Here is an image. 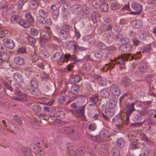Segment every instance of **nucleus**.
Returning <instances> with one entry per match:
<instances>
[{"label":"nucleus","instance_id":"a211bd4d","mask_svg":"<svg viewBox=\"0 0 156 156\" xmlns=\"http://www.w3.org/2000/svg\"><path fill=\"white\" fill-rule=\"evenodd\" d=\"M125 141L124 139L122 138H118L116 142V146L119 148H122L124 146Z\"/></svg>","mask_w":156,"mask_h":156},{"label":"nucleus","instance_id":"dca6fc26","mask_svg":"<svg viewBox=\"0 0 156 156\" xmlns=\"http://www.w3.org/2000/svg\"><path fill=\"white\" fill-rule=\"evenodd\" d=\"M15 64L20 66H23L25 64V59L21 57H18L15 58L14 59Z\"/></svg>","mask_w":156,"mask_h":156},{"label":"nucleus","instance_id":"f704fd0d","mask_svg":"<svg viewBox=\"0 0 156 156\" xmlns=\"http://www.w3.org/2000/svg\"><path fill=\"white\" fill-rule=\"evenodd\" d=\"M149 152L148 149L147 148L144 147L142 150L140 156H147L149 154Z\"/></svg>","mask_w":156,"mask_h":156},{"label":"nucleus","instance_id":"052dcab7","mask_svg":"<svg viewBox=\"0 0 156 156\" xmlns=\"http://www.w3.org/2000/svg\"><path fill=\"white\" fill-rule=\"evenodd\" d=\"M28 40L29 42L31 44H34L36 42L35 39L31 37H29L28 38Z\"/></svg>","mask_w":156,"mask_h":156},{"label":"nucleus","instance_id":"ddd939ff","mask_svg":"<svg viewBox=\"0 0 156 156\" xmlns=\"http://www.w3.org/2000/svg\"><path fill=\"white\" fill-rule=\"evenodd\" d=\"M67 147H68V152L71 155H76L77 156H81L83 154V152H82V154H77L76 151L77 149L75 148L73 145L71 146H68Z\"/></svg>","mask_w":156,"mask_h":156},{"label":"nucleus","instance_id":"473e14b6","mask_svg":"<svg viewBox=\"0 0 156 156\" xmlns=\"http://www.w3.org/2000/svg\"><path fill=\"white\" fill-rule=\"evenodd\" d=\"M60 54L59 52H56L52 56V60L54 62H58L60 57Z\"/></svg>","mask_w":156,"mask_h":156},{"label":"nucleus","instance_id":"b1692460","mask_svg":"<svg viewBox=\"0 0 156 156\" xmlns=\"http://www.w3.org/2000/svg\"><path fill=\"white\" fill-rule=\"evenodd\" d=\"M100 135L102 137L107 138L109 136L110 133L108 130L103 129L101 132Z\"/></svg>","mask_w":156,"mask_h":156},{"label":"nucleus","instance_id":"bf43d9fd","mask_svg":"<svg viewBox=\"0 0 156 156\" xmlns=\"http://www.w3.org/2000/svg\"><path fill=\"white\" fill-rule=\"evenodd\" d=\"M71 59L72 60H73V63L75 64H77L78 63L80 62L81 61V59H79L77 58V57H72L71 58Z\"/></svg>","mask_w":156,"mask_h":156},{"label":"nucleus","instance_id":"f257e3e1","mask_svg":"<svg viewBox=\"0 0 156 156\" xmlns=\"http://www.w3.org/2000/svg\"><path fill=\"white\" fill-rule=\"evenodd\" d=\"M133 58V56L129 54L119 56L118 58L112 60L111 63L105 64L102 68V70L103 72H106L108 70H110L113 68L115 64L117 63L119 65L120 68H123L125 66V61L126 60L129 59L131 60Z\"/></svg>","mask_w":156,"mask_h":156},{"label":"nucleus","instance_id":"3c124183","mask_svg":"<svg viewBox=\"0 0 156 156\" xmlns=\"http://www.w3.org/2000/svg\"><path fill=\"white\" fill-rule=\"evenodd\" d=\"M96 125L94 123H91L88 126V129L92 131L95 130L96 128Z\"/></svg>","mask_w":156,"mask_h":156},{"label":"nucleus","instance_id":"69168bd1","mask_svg":"<svg viewBox=\"0 0 156 156\" xmlns=\"http://www.w3.org/2000/svg\"><path fill=\"white\" fill-rule=\"evenodd\" d=\"M150 115L152 116L153 115L154 118L156 117V112L155 110H151L149 111Z\"/></svg>","mask_w":156,"mask_h":156},{"label":"nucleus","instance_id":"20e7f679","mask_svg":"<svg viewBox=\"0 0 156 156\" xmlns=\"http://www.w3.org/2000/svg\"><path fill=\"white\" fill-rule=\"evenodd\" d=\"M124 114H122L121 115L119 114L118 115L115 116L114 118L112 119L113 123L118 128H120L123 126L124 122Z\"/></svg>","mask_w":156,"mask_h":156},{"label":"nucleus","instance_id":"6ab92c4d","mask_svg":"<svg viewBox=\"0 0 156 156\" xmlns=\"http://www.w3.org/2000/svg\"><path fill=\"white\" fill-rule=\"evenodd\" d=\"M117 103V100L116 98L115 97L111 98L109 101V107L112 109L115 108Z\"/></svg>","mask_w":156,"mask_h":156},{"label":"nucleus","instance_id":"ea45409f","mask_svg":"<svg viewBox=\"0 0 156 156\" xmlns=\"http://www.w3.org/2000/svg\"><path fill=\"white\" fill-rule=\"evenodd\" d=\"M94 55L97 58H100L103 56V54L102 51L98 50L96 51L94 54Z\"/></svg>","mask_w":156,"mask_h":156},{"label":"nucleus","instance_id":"aec40b11","mask_svg":"<svg viewBox=\"0 0 156 156\" xmlns=\"http://www.w3.org/2000/svg\"><path fill=\"white\" fill-rule=\"evenodd\" d=\"M5 127L7 130L11 132L15 133L16 131L15 130L16 127L11 122H9L7 124H6L5 125Z\"/></svg>","mask_w":156,"mask_h":156},{"label":"nucleus","instance_id":"09e8293b","mask_svg":"<svg viewBox=\"0 0 156 156\" xmlns=\"http://www.w3.org/2000/svg\"><path fill=\"white\" fill-rule=\"evenodd\" d=\"M32 109L33 110L36 112H39L41 110V109L40 106L36 105H33Z\"/></svg>","mask_w":156,"mask_h":156},{"label":"nucleus","instance_id":"e433bc0d","mask_svg":"<svg viewBox=\"0 0 156 156\" xmlns=\"http://www.w3.org/2000/svg\"><path fill=\"white\" fill-rule=\"evenodd\" d=\"M30 33V34L34 36H36L38 35L39 32L38 30L34 28H31Z\"/></svg>","mask_w":156,"mask_h":156},{"label":"nucleus","instance_id":"79ce46f5","mask_svg":"<svg viewBox=\"0 0 156 156\" xmlns=\"http://www.w3.org/2000/svg\"><path fill=\"white\" fill-rule=\"evenodd\" d=\"M39 16H42L44 17H46L48 16L47 13L42 9H40L38 11Z\"/></svg>","mask_w":156,"mask_h":156},{"label":"nucleus","instance_id":"338daca9","mask_svg":"<svg viewBox=\"0 0 156 156\" xmlns=\"http://www.w3.org/2000/svg\"><path fill=\"white\" fill-rule=\"evenodd\" d=\"M134 121L135 122H138L141 121L142 119V117L140 115H136L134 118Z\"/></svg>","mask_w":156,"mask_h":156},{"label":"nucleus","instance_id":"58836bf2","mask_svg":"<svg viewBox=\"0 0 156 156\" xmlns=\"http://www.w3.org/2000/svg\"><path fill=\"white\" fill-rule=\"evenodd\" d=\"M148 112V108L145 107L141 110L140 113L141 115H147Z\"/></svg>","mask_w":156,"mask_h":156},{"label":"nucleus","instance_id":"13d9d810","mask_svg":"<svg viewBox=\"0 0 156 156\" xmlns=\"http://www.w3.org/2000/svg\"><path fill=\"white\" fill-rule=\"evenodd\" d=\"M141 139L142 140L145 141L148 144H150L152 143V141L148 140L144 135L142 136Z\"/></svg>","mask_w":156,"mask_h":156},{"label":"nucleus","instance_id":"603ef678","mask_svg":"<svg viewBox=\"0 0 156 156\" xmlns=\"http://www.w3.org/2000/svg\"><path fill=\"white\" fill-rule=\"evenodd\" d=\"M90 100L91 102H93L94 104L96 103L98 101V98L96 96H94L90 98Z\"/></svg>","mask_w":156,"mask_h":156},{"label":"nucleus","instance_id":"7c9ffc66","mask_svg":"<svg viewBox=\"0 0 156 156\" xmlns=\"http://www.w3.org/2000/svg\"><path fill=\"white\" fill-rule=\"evenodd\" d=\"M23 154L26 156H32L30 150L27 148H24L22 149Z\"/></svg>","mask_w":156,"mask_h":156},{"label":"nucleus","instance_id":"f3484780","mask_svg":"<svg viewBox=\"0 0 156 156\" xmlns=\"http://www.w3.org/2000/svg\"><path fill=\"white\" fill-rule=\"evenodd\" d=\"M131 7L132 9L134 10L141 13L142 9V6L139 4L133 3L131 5Z\"/></svg>","mask_w":156,"mask_h":156},{"label":"nucleus","instance_id":"8fccbe9b","mask_svg":"<svg viewBox=\"0 0 156 156\" xmlns=\"http://www.w3.org/2000/svg\"><path fill=\"white\" fill-rule=\"evenodd\" d=\"M83 68L87 71H89L91 69V66L89 63H87L84 64Z\"/></svg>","mask_w":156,"mask_h":156},{"label":"nucleus","instance_id":"39448f33","mask_svg":"<svg viewBox=\"0 0 156 156\" xmlns=\"http://www.w3.org/2000/svg\"><path fill=\"white\" fill-rule=\"evenodd\" d=\"M64 133L73 139H77L79 137L78 133L75 132L71 127H66L64 128Z\"/></svg>","mask_w":156,"mask_h":156},{"label":"nucleus","instance_id":"f03ea898","mask_svg":"<svg viewBox=\"0 0 156 156\" xmlns=\"http://www.w3.org/2000/svg\"><path fill=\"white\" fill-rule=\"evenodd\" d=\"M52 37L51 33L49 34L48 32L45 30H42L40 33V42L42 47L46 48L47 46L48 41Z\"/></svg>","mask_w":156,"mask_h":156},{"label":"nucleus","instance_id":"0e129e2a","mask_svg":"<svg viewBox=\"0 0 156 156\" xmlns=\"http://www.w3.org/2000/svg\"><path fill=\"white\" fill-rule=\"evenodd\" d=\"M129 42V39L126 38H123L121 40V42L123 44H128Z\"/></svg>","mask_w":156,"mask_h":156},{"label":"nucleus","instance_id":"a878e982","mask_svg":"<svg viewBox=\"0 0 156 156\" xmlns=\"http://www.w3.org/2000/svg\"><path fill=\"white\" fill-rule=\"evenodd\" d=\"M17 95L20 97L19 101H25L27 100V96L25 94H21L20 92H18L17 93Z\"/></svg>","mask_w":156,"mask_h":156},{"label":"nucleus","instance_id":"1a4fd4ad","mask_svg":"<svg viewBox=\"0 0 156 156\" xmlns=\"http://www.w3.org/2000/svg\"><path fill=\"white\" fill-rule=\"evenodd\" d=\"M110 90L112 94L114 96H118L121 94L119 87L116 84H112L110 87Z\"/></svg>","mask_w":156,"mask_h":156},{"label":"nucleus","instance_id":"412c9836","mask_svg":"<svg viewBox=\"0 0 156 156\" xmlns=\"http://www.w3.org/2000/svg\"><path fill=\"white\" fill-rule=\"evenodd\" d=\"M71 57V55L70 54L63 55L62 56L60 55L59 61L62 63H65V62H67L68 59Z\"/></svg>","mask_w":156,"mask_h":156},{"label":"nucleus","instance_id":"cd10ccee","mask_svg":"<svg viewBox=\"0 0 156 156\" xmlns=\"http://www.w3.org/2000/svg\"><path fill=\"white\" fill-rule=\"evenodd\" d=\"M25 17L29 23H31L34 22V19L30 13H26L25 15Z\"/></svg>","mask_w":156,"mask_h":156},{"label":"nucleus","instance_id":"f8f14e48","mask_svg":"<svg viewBox=\"0 0 156 156\" xmlns=\"http://www.w3.org/2000/svg\"><path fill=\"white\" fill-rule=\"evenodd\" d=\"M57 30L59 32V37L62 40H64L67 38L68 36V33L65 30H62L60 28L57 27Z\"/></svg>","mask_w":156,"mask_h":156},{"label":"nucleus","instance_id":"0eeeda50","mask_svg":"<svg viewBox=\"0 0 156 156\" xmlns=\"http://www.w3.org/2000/svg\"><path fill=\"white\" fill-rule=\"evenodd\" d=\"M147 64L144 62L141 63L140 66L139 68V70H137L135 72L134 74L136 76H139L145 72L147 69Z\"/></svg>","mask_w":156,"mask_h":156},{"label":"nucleus","instance_id":"c756f323","mask_svg":"<svg viewBox=\"0 0 156 156\" xmlns=\"http://www.w3.org/2000/svg\"><path fill=\"white\" fill-rule=\"evenodd\" d=\"M79 91L78 86L77 85H74L72 86L71 88V92L74 94H77Z\"/></svg>","mask_w":156,"mask_h":156},{"label":"nucleus","instance_id":"680f3d73","mask_svg":"<svg viewBox=\"0 0 156 156\" xmlns=\"http://www.w3.org/2000/svg\"><path fill=\"white\" fill-rule=\"evenodd\" d=\"M58 10L57 11H56V12H53L52 13V17L54 19H57L58 18Z\"/></svg>","mask_w":156,"mask_h":156},{"label":"nucleus","instance_id":"5fc2aeb1","mask_svg":"<svg viewBox=\"0 0 156 156\" xmlns=\"http://www.w3.org/2000/svg\"><path fill=\"white\" fill-rule=\"evenodd\" d=\"M18 17L16 15H14L11 18V21L13 23H16L18 22Z\"/></svg>","mask_w":156,"mask_h":156},{"label":"nucleus","instance_id":"6e6552de","mask_svg":"<svg viewBox=\"0 0 156 156\" xmlns=\"http://www.w3.org/2000/svg\"><path fill=\"white\" fill-rule=\"evenodd\" d=\"M94 77L97 80L100 86L103 87L106 86L108 81L106 78L102 77L97 74L95 75Z\"/></svg>","mask_w":156,"mask_h":156},{"label":"nucleus","instance_id":"bb28decb","mask_svg":"<svg viewBox=\"0 0 156 156\" xmlns=\"http://www.w3.org/2000/svg\"><path fill=\"white\" fill-rule=\"evenodd\" d=\"M19 23L24 27L28 28L30 26V25L24 19H21L19 21Z\"/></svg>","mask_w":156,"mask_h":156},{"label":"nucleus","instance_id":"5701e85b","mask_svg":"<svg viewBox=\"0 0 156 156\" xmlns=\"http://www.w3.org/2000/svg\"><path fill=\"white\" fill-rule=\"evenodd\" d=\"M100 94L101 96L105 98H108L110 96L109 91L106 89H103L100 91Z\"/></svg>","mask_w":156,"mask_h":156},{"label":"nucleus","instance_id":"c03bdc74","mask_svg":"<svg viewBox=\"0 0 156 156\" xmlns=\"http://www.w3.org/2000/svg\"><path fill=\"white\" fill-rule=\"evenodd\" d=\"M130 80L127 78H124L122 81V84H123L125 86H126L129 83Z\"/></svg>","mask_w":156,"mask_h":156},{"label":"nucleus","instance_id":"393cba45","mask_svg":"<svg viewBox=\"0 0 156 156\" xmlns=\"http://www.w3.org/2000/svg\"><path fill=\"white\" fill-rule=\"evenodd\" d=\"M13 76L14 79L16 81L22 82L23 80L22 75L18 73H15L14 74Z\"/></svg>","mask_w":156,"mask_h":156},{"label":"nucleus","instance_id":"2f4dec72","mask_svg":"<svg viewBox=\"0 0 156 156\" xmlns=\"http://www.w3.org/2000/svg\"><path fill=\"white\" fill-rule=\"evenodd\" d=\"M110 7L112 10H116L119 9L120 8V6L118 3L114 2L112 3Z\"/></svg>","mask_w":156,"mask_h":156},{"label":"nucleus","instance_id":"4be33fe9","mask_svg":"<svg viewBox=\"0 0 156 156\" xmlns=\"http://www.w3.org/2000/svg\"><path fill=\"white\" fill-rule=\"evenodd\" d=\"M69 80L72 83H76L79 82L80 78L78 75L73 74L71 76Z\"/></svg>","mask_w":156,"mask_h":156},{"label":"nucleus","instance_id":"de8ad7c7","mask_svg":"<svg viewBox=\"0 0 156 156\" xmlns=\"http://www.w3.org/2000/svg\"><path fill=\"white\" fill-rule=\"evenodd\" d=\"M76 47L77 50V53L78 52V50L82 51H85L87 49V48L84 47L79 46L77 44H76Z\"/></svg>","mask_w":156,"mask_h":156},{"label":"nucleus","instance_id":"c9c22d12","mask_svg":"<svg viewBox=\"0 0 156 156\" xmlns=\"http://www.w3.org/2000/svg\"><path fill=\"white\" fill-rule=\"evenodd\" d=\"M100 8L102 11L105 12L108 10L109 7L107 4L104 3L101 5Z\"/></svg>","mask_w":156,"mask_h":156},{"label":"nucleus","instance_id":"49530a36","mask_svg":"<svg viewBox=\"0 0 156 156\" xmlns=\"http://www.w3.org/2000/svg\"><path fill=\"white\" fill-rule=\"evenodd\" d=\"M135 137V133L133 131L129 133L128 134V139L129 140H131L134 139Z\"/></svg>","mask_w":156,"mask_h":156},{"label":"nucleus","instance_id":"a18cd8bd","mask_svg":"<svg viewBox=\"0 0 156 156\" xmlns=\"http://www.w3.org/2000/svg\"><path fill=\"white\" fill-rule=\"evenodd\" d=\"M112 153L113 156H119L120 155L119 150L114 148L112 149Z\"/></svg>","mask_w":156,"mask_h":156},{"label":"nucleus","instance_id":"4c0bfd02","mask_svg":"<svg viewBox=\"0 0 156 156\" xmlns=\"http://www.w3.org/2000/svg\"><path fill=\"white\" fill-rule=\"evenodd\" d=\"M44 17L39 16H37V19L39 22L44 24L46 23V20Z\"/></svg>","mask_w":156,"mask_h":156},{"label":"nucleus","instance_id":"a19ab883","mask_svg":"<svg viewBox=\"0 0 156 156\" xmlns=\"http://www.w3.org/2000/svg\"><path fill=\"white\" fill-rule=\"evenodd\" d=\"M31 89L32 88H34L37 87V82L36 79H33L31 80Z\"/></svg>","mask_w":156,"mask_h":156},{"label":"nucleus","instance_id":"774afa93","mask_svg":"<svg viewBox=\"0 0 156 156\" xmlns=\"http://www.w3.org/2000/svg\"><path fill=\"white\" fill-rule=\"evenodd\" d=\"M31 58L32 59L33 61L36 62L38 60V57L34 53L31 57Z\"/></svg>","mask_w":156,"mask_h":156},{"label":"nucleus","instance_id":"423d86ee","mask_svg":"<svg viewBox=\"0 0 156 156\" xmlns=\"http://www.w3.org/2000/svg\"><path fill=\"white\" fill-rule=\"evenodd\" d=\"M6 50L5 47H1L0 48V65L2 64L4 61L9 60V55L6 54Z\"/></svg>","mask_w":156,"mask_h":156},{"label":"nucleus","instance_id":"4d7b16f0","mask_svg":"<svg viewBox=\"0 0 156 156\" xmlns=\"http://www.w3.org/2000/svg\"><path fill=\"white\" fill-rule=\"evenodd\" d=\"M26 2V0H19L18 7L20 9L22 8L23 5Z\"/></svg>","mask_w":156,"mask_h":156},{"label":"nucleus","instance_id":"7ed1b4c3","mask_svg":"<svg viewBox=\"0 0 156 156\" xmlns=\"http://www.w3.org/2000/svg\"><path fill=\"white\" fill-rule=\"evenodd\" d=\"M136 105L138 106H140L141 104L139 102H136L134 103H132L130 104L126 105V122L129 121V117L133 111L135 110L134 108V105Z\"/></svg>","mask_w":156,"mask_h":156},{"label":"nucleus","instance_id":"37998d69","mask_svg":"<svg viewBox=\"0 0 156 156\" xmlns=\"http://www.w3.org/2000/svg\"><path fill=\"white\" fill-rule=\"evenodd\" d=\"M32 91V93L33 94L36 96H38L40 94L41 92L37 88H34L31 89Z\"/></svg>","mask_w":156,"mask_h":156},{"label":"nucleus","instance_id":"9b49d317","mask_svg":"<svg viewBox=\"0 0 156 156\" xmlns=\"http://www.w3.org/2000/svg\"><path fill=\"white\" fill-rule=\"evenodd\" d=\"M3 42L5 45L9 49H13L15 47L13 41L10 39H4L3 40Z\"/></svg>","mask_w":156,"mask_h":156},{"label":"nucleus","instance_id":"c85d7f7f","mask_svg":"<svg viewBox=\"0 0 156 156\" xmlns=\"http://www.w3.org/2000/svg\"><path fill=\"white\" fill-rule=\"evenodd\" d=\"M129 148L132 150L137 149L138 145L137 142L136 141H131L129 144Z\"/></svg>","mask_w":156,"mask_h":156},{"label":"nucleus","instance_id":"e2e57ef3","mask_svg":"<svg viewBox=\"0 0 156 156\" xmlns=\"http://www.w3.org/2000/svg\"><path fill=\"white\" fill-rule=\"evenodd\" d=\"M14 119L20 124H22L23 123L22 120L19 117L16 116L14 117Z\"/></svg>","mask_w":156,"mask_h":156},{"label":"nucleus","instance_id":"9d476101","mask_svg":"<svg viewBox=\"0 0 156 156\" xmlns=\"http://www.w3.org/2000/svg\"><path fill=\"white\" fill-rule=\"evenodd\" d=\"M85 107V105L80 107L77 110L73 111V114L76 116L83 117L84 115Z\"/></svg>","mask_w":156,"mask_h":156},{"label":"nucleus","instance_id":"72a5a7b5","mask_svg":"<svg viewBox=\"0 0 156 156\" xmlns=\"http://www.w3.org/2000/svg\"><path fill=\"white\" fill-rule=\"evenodd\" d=\"M146 37V34L145 31H142L140 33L139 37L140 40L143 41L145 39Z\"/></svg>","mask_w":156,"mask_h":156},{"label":"nucleus","instance_id":"6e6d98bb","mask_svg":"<svg viewBox=\"0 0 156 156\" xmlns=\"http://www.w3.org/2000/svg\"><path fill=\"white\" fill-rule=\"evenodd\" d=\"M98 48L104 50L107 48V46L105 44L101 42L98 44Z\"/></svg>","mask_w":156,"mask_h":156},{"label":"nucleus","instance_id":"864d4df0","mask_svg":"<svg viewBox=\"0 0 156 156\" xmlns=\"http://www.w3.org/2000/svg\"><path fill=\"white\" fill-rule=\"evenodd\" d=\"M66 99V97L63 96H60L58 99V102L60 104L63 103Z\"/></svg>","mask_w":156,"mask_h":156},{"label":"nucleus","instance_id":"4468645a","mask_svg":"<svg viewBox=\"0 0 156 156\" xmlns=\"http://www.w3.org/2000/svg\"><path fill=\"white\" fill-rule=\"evenodd\" d=\"M130 24L132 27L136 28H141L143 25L142 22L139 20H135L131 21Z\"/></svg>","mask_w":156,"mask_h":156},{"label":"nucleus","instance_id":"2eb2a0df","mask_svg":"<svg viewBox=\"0 0 156 156\" xmlns=\"http://www.w3.org/2000/svg\"><path fill=\"white\" fill-rule=\"evenodd\" d=\"M76 44L74 41H69L67 44L68 48L72 49L73 51V54H76L77 53V50L76 47Z\"/></svg>","mask_w":156,"mask_h":156}]
</instances>
